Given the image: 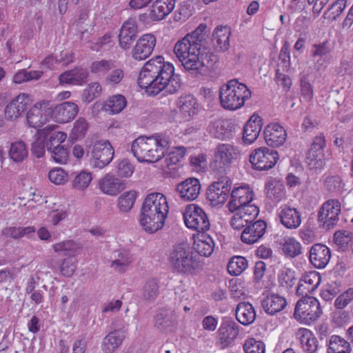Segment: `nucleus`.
Here are the masks:
<instances>
[{"label":"nucleus","mask_w":353,"mask_h":353,"mask_svg":"<svg viewBox=\"0 0 353 353\" xmlns=\"http://www.w3.org/2000/svg\"><path fill=\"white\" fill-rule=\"evenodd\" d=\"M208 32V26L200 23L174 44V54L184 69L191 74L210 70L218 61L217 56L205 46Z\"/></svg>","instance_id":"f257e3e1"},{"label":"nucleus","mask_w":353,"mask_h":353,"mask_svg":"<svg viewBox=\"0 0 353 353\" xmlns=\"http://www.w3.org/2000/svg\"><path fill=\"white\" fill-rule=\"evenodd\" d=\"M174 71L172 63L165 61L162 56H156L144 64L139 72L137 83L149 95H157L164 89L170 94H174L181 85L179 76Z\"/></svg>","instance_id":"f03ea898"},{"label":"nucleus","mask_w":353,"mask_h":353,"mask_svg":"<svg viewBox=\"0 0 353 353\" xmlns=\"http://www.w3.org/2000/svg\"><path fill=\"white\" fill-rule=\"evenodd\" d=\"M169 210L168 199L163 193L148 194L142 204L139 223L146 232L154 233L163 227Z\"/></svg>","instance_id":"7ed1b4c3"},{"label":"nucleus","mask_w":353,"mask_h":353,"mask_svg":"<svg viewBox=\"0 0 353 353\" xmlns=\"http://www.w3.org/2000/svg\"><path fill=\"white\" fill-rule=\"evenodd\" d=\"M170 147V139L161 134L140 136L131 145L134 157L140 163H154L165 157Z\"/></svg>","instance_id":"20e7f679"},{"label":"nucleus","mask_w":353,"mask_h":353,"mask_svg":"<svg viewBox=\"0 0 353 353\" xmlns=\"http://www.w3.org/2000/svg\"><path fill=\"white\" fill-rule=\"evenodd\" d=\"M252 97V92L246 84L237 79H232L223 84L219 90L221 106L228 110H237L241 108L246 101Z\"/></svg>","instance_id":"39448f33"},{"label":"nucleus","mask_w":353,"mask_h":353,"mask_svg":"<svg viewBox=\"0 0 353 353\" xmlns=\"http://www.w3.org/2000/svg\"><path fill=\"white\" fill-rule=\"evenodd\" d=\"M322 313L323 310L316 298L303 296L295 305L294 317L299 323L310 325L320 318Z\"/></svg>","instance_id":"423d86ee"},{"label":"nucleus","mask_w":353,"mask_h":353,"mask_svg":"<svg viewBox=\"0 0 353 353\" xmlns=\"http://www.w3.org/2000/svg\"><path fill=\"white\" fill-rule=\"evenodd\" d=\"M168 260L172 270L179 274H192L198 267L192 252L183 245L175 246Z\"/></svg>","instance_id":"0eeeda50"},{"label":"nucleus","mask_w":353,"mask_h":353,"mask_svg":"<svg viewBox=\"0 0 353 353\" xmlns=\"http://www.w3.org/2000/svg\"><path fill=\"white\" fill-rule=\"evenodd\" d=\"M239 157L238 147L230 143H219L214 149L211 167L219 172H225Z\"/></svg>","instance_id":"6e6552de"},{"label":"nucleus","mask_w":353,"mask_h":353,"mask_svg":"<svg viewBox=\"0 0 353 353\" xmlns=\"http://www.w3.org/2000/svg\"><path fill=\"white\" fill-rule=\"evenodd\" d=\"M51 117L50 101L40 100L35 103L26 112V123L30 128L37 130L43 128Z\"/></svg>","instance_id":"1a4fd4ad"},{"label":"nucleus","mask_w":353,"mask_h":353,"mask_svg":"<svg viewBox=\"0 0 353 353\" xmlns=\"http://www.w3.org/2000/svg\"><path fill=\"white\" fill-rule=\"evenodd\" d=\"M185 225L189 229L199 232L208 231L210 228V221L204 210L196 204H189L183 212Z\"/></svg>","instance_id":"9d476101"},{"label":"nucleus","mask_w":353,"mask_h":353,"mask_svg":"<svg viewBox=\"0 0 353 353\" xmlns=\"http://www.w3.org/2000/svg\"><path fill=\"white\" fill-rule=\"evenodd\" d=\"M279 159V152L267 147L254 150L249 157L252 168L258 171H267L273 168Z\"/></svg>","instance_id":"9b49d317"},{"label":"nucleus","mask_w":353,"mask_h":353,"mask_svg":"<svg viewBox=\"0 0 353 353\" xmlns=\"http://www.w3.org/2000/svg\"><path fill=\"white\" fill-rule=\"evenodd\" d=\"M341 204L339 200L330 199L323 203L318 212V221L323 228L329 230L339 221Z\"/></svg>","instance_id":"f8f14e48"},{"label":"nucleus","mask_w":353,"mask_h":353,"mask_svg":"<svg viewBox=\"0 0 353 353\" xmlns=\"http://www.w3.org/2000/svg\"><path fill=\"white\" fill-rule=\"evenodd\" d=\"M254 192L247 184L234 187L231 191L230 199L227 207L230 212H234L239 208H245L248 206H256L251 204L253 200Z\"/></svg>","instance_id":"ddd939ff"},{"label":"nucleus","mask_w":353,"mask_h":353,"mask_svg":"<svg viewBox=\"0 0 353 353\" xmlns=\"http://www.w3.org/2000/svg\"><path fill=\"white\" fill-rule=\"evenodd\" d=\"M240 332V326L234 321H222L216 332V345L225 349L234 345Z\"/></svg>","instance_id":"4468645a"},{"label":"nucleus","mask_w":353,"mask_h":353,"mask_svg":"<svg viewBox=\"0 0 353 353\" xmlns=\"http://www.w3.org/2000/svg\"><path fill=\"white\" fill-rule=\"evenodd\" d=\"M114 157V149L108 141H98L92 150V160L94 167L103 168L108 165Z\"/></svg>","instance_id":"2eb2a0df"},{"label":"nucleus","mask_w":353,"mask_h":353,"mask_svg":"<svg viewBox=\"0 0 353 353\" xmlns=\"http://www.w3.org/2000/svg\"><path fill=\"white\" fill-rule=\"evenodd\" d=\"M229 179L221 180L212 183L207 190V199L213 206L221 205L227 201L231 188Z\"/></svg>","instance_id":"dca6fc26"},{"label":"nucleus","mask_w":353,"mask_h":353,"mask_svg":"<svg viewBox=\"0 0 353 353\" xmlns=\"http://www.w3.org/2000/svg\"><path fill=\"white\" fill-rule=\"evenodd\" d=\"M32 102L31 96L26 93H20L7 104L5 108V117L14 121L19 118Z\"/></svg>","instance_id":"f3484780"},{"label":"nucleus","mask_w":353,"mask_h":353,"mask_svg":"<svg viewBox=\"0 0 353 353\" xmlns=\"http://www.w3.org/2000/svg\"><path fill=\"white\" fill-rule=\"evenodd\" d=\"M157 39L153 34L142 35L132 50V57L137 61H143L149 57L156 46Z\"/></svg>","instance_id":"a211bd4d"},{"label":"nucleus","mask_w":353,"mask_h":353,"mask_svg":"<svg viewBox=\"0 0 353 353\" xmlns=\"http://www.w3.org/2000/svg\"><path fill=\"white\" fill-rule=\"evenodd\" d=\"M266 144L272 148L282 146L287 139V132L285 128L279 123H270L263 131Z\"/></svg>","instance_id":"6ab92c4d"},{"label":"nucleus","mask_w":353,"mask_h":353,"mask_svg":"<svg viewBox=\"0 0 353 353\" xmlns=\"http://www.w3.org/2000/svg\"><path fill=\"white\" fill-rule=\"evenodd\" d=\"M208 130L214 138L227 140L233 137L235 133V125L230 119H219L209 124Z\"/></svg>","instance_id":"aec40b11"},{"label":"nucleus","mask_w":353,"mask_h":353,"mask_svg":"<svg viewBox=\"0 0 353 353\" xmlns=\"http://www.w3.org/2000/svg\"><path fill=\"white\" fill-rule=\"evenodd\" d=\"M259 210L257 206H248L239 208L234 213L230 225L234 230H241L252 223L258 216Z\"/></svg>","instance_id":"412c9836"},{"label":"nucleus","mask_w":353,"mask_h":353,"mask_svg":"<svg viewBox=\"0 0 353 353\" xmlns=\"http://www.w3.org/2000/svg\"><path fill=\"white\" fill-rule=\"evenodd\" d=\"M78 112L79 107L76 103L66 101L51 110V117L57 123H65L72 121Z\"/></svg>","instance_id":"4be33fe9"},{"label":"nucleus","mask_w":353,"mask_h":353,"mask_svg":"<svg viewBox=\"0 0 353 353\" xmlns=\"http://www.w3.org/2000/svg\"><path fill=\"white\" fill-rule=\"evenodd\" d=\"M278 216L281 223L288 229H296L301 223L299 211L288 205H282L278 209Z\"/></svg>","instance_id":"5701e85b"},{"label":"nucleus","mask_w":353,"mask_h":353,"mask_svg":"<svg viewBox=\"0 0 353 353\" xmlns=\"http://www.w3.org/2000/svg\"><path fill=\"white\" fill-rule=\"evenodd\" d=\"M266 228V223L263 220L250 223L241 232V239L242 242L248 245L258 242L264 235Z\"/></svg>","instance_id":"b1692460"},{"label":"nucleus","mask_w":353,"mask_h":353,"mask_svg":"<svg viewBox=\"0 0 353 353\" xmlns=\"http://www.w3.org/2000/svg\"><path fill=\"white\" fill-rule=\"evenodd\" d=\"M138 34V26L134 19L129 18L121 26L119 34V44L123 50L130 48Z\"/></svg>","instance_id":"393cba45"},{"label":"nucleus","mask_w":353,"mask_h":353,"mask_svg":"<svg viewBox=\"0 0 353 353\" xmlns=\"http://www.w3.org/2000/svg\"><path fill=\"white\" fill-rule=\"evenodd\" d=\"M321 283V276L316 271H310L304 274L300 279L296 293L300 296H307L314 292Z\"/></svg>","instance_id":"a878e982"},{"label":"nucleus","mask_w":353,"mask_h":353,"mask_svg":"<svg viewBox=\"0 0 353 353\" xmlns=\"http://www.w3.org/2000/svg\"><path fill=\"white\" fill-rule=\"evenodd\" d=\"M330 258V250L324 244L316 243L312 246L310 250V261L316 268H325Z\"/></svg>","instance_id":"bb28decb"},{"label":"nucleus","mask_w":353,"mask_h":353,"mask_svg":"<svg viewBox=\"0 0 353 353\" xmlns=\"http://www.w3.org/2000/svg\"><path fill=\"white\" fill-rule=\"evenodd\" d=\"M262 126V118L259 114H254L246 122L243 128V143L247 145L254 143L258 138Z\"/></svg>","instance_id":"cd10ccee"},{"label":"nucleus","mask_w":353,"mask_h":353,"mask_svg":"<svg viewBox=\"0 0 353 353\" xmlns=\"http://www.w3.org/2000/svg\"><path fill=\"white\" fill-rule=\"evenodd\" d=\"M176 190L183 201H193L200 193L201 184L199 179L188 178L177 185Z\"/></svg>","instance_id":"c85d7f7f"},{"label":"nucleus","mask_w":353,"mask_h":353,"mask_svg":"<svg viewBox=\"0 0 353 353\" xmlns=\"http://www.w3.org/2000/svg\"><path fill=\"white\" fill-rule=\"evenodd\" d=\"M265 191L267 197L275 204L286 199V191L283 183L275 178H271L265 183Z\"/></svg>","instance_id":"c756f323"},{"label":"nucleus","mask_w":353,"mask_h":353,"mask_svg":"<svg viewBox=\"0 0 353 353\" xmlns=\"http://www.w3.org/2000/svg\"><path fill=\"white\" fill-rule=\"evenodd\" d=\"M175 0H156L150 8L149 16L152 21L164 19L174 8Z\"/></svg>","instance_id":"7c9ffc66"},{"label":"nucleus","mask_w":353,"mask_h":353,"mask_svg":"<svg viewBox=\"0 0 353 353\" xmlns=\"http://www.w3.org/2000/svg\"><path fill=\"white\" fill-rule=\"evenodd\" d=\"M57 125L48 124L37 131L35 134L36 140L32 144V152L37 158H41L45 154V142L48 136L54 131Z\"/></svg>","instance_id":"2f4dec72"},{"label":"nucleus","mask_w":353,"mask_h":353,"mask_svg":"<svg viewBox=\"0 0 353 353\" xmlns=\"http://www.w3.org/2000/svg\"><path fill=\"white\" fill-rule=\"evenodd\" d=\"M193 248L201 256H210L214 251V242L205 232H199L194 235Z\"/></svg>","instance_id":"473e14b6"},{"label":"nucleus","mask_w":353,"mask_h":353,"mask_svg":"<svg viewBox=\"0 0 353 353\" xmlns=\"http://www.w3.org/2000/svg\"><path fill=\"white\" fill-rule=\"evenodd\" d=\"M296 336L299 340L301 347L307 353H315L319 347V341L314 334L309 329L299 328Z\"/></svg>","instance_id":"72a5a7b5"},{"label":"nucleus","mask_w":353,"mask_h":353,"mask_svg":"<svg viewBox=\"0 0 353 353\" xmlns=\"http://www.w3.org/2000/svg\"><path fill=\"white\" fill-rule=\"evenodd\" d=\"M186 153V148L183 146L175 147L168 152L165 157L163 171L168 176H172L175 174L177 164L183 159Z\"/></svg>","instance_id":"f704fd0d"},{"label":"nucleus","mask_w":353,"mask_h":353,"mask_svg":"<svg viewBox=\"0 0 353 353\" xmlns=\"http://www.w3.org/2000/svg\"><path fill=\"white\" fill-rule=\"evenodd\" d=\"M101 192L110 196L117 195L123 188L121 181L112 174H106L99 182Z\"/></svg>","instance_id":"c9c22d12"},{"label":"nucleus","mask_w":353,"mask_h":353,"mask_svg":"<svg viewBox=\"0 0 353 353\" xmlns=\"http://www.w3.org/2000/svg\"><path fill=\"white\" fill-rule=\"evenodd\" d=\"M88 77V73L86 70L77 68L60 74L59 80V83L61 85L72 84L81 85L86 81Z\"/></svg>","instance_id":"e433bc0d"},{"label":"nucleus","mask_w":353,"mask_h":353,"mask_svg":"<svg viewBox=\"0 0 353 353\" xmlns=\"http://www.w3.org/2000/svg\"><path fill=\"white\" fill-rule=\"evenodd\" d=\"M230 28L227 26H217L212 34V43L216 49L226 51L230 47Z\"/></svg>","instance_id":"4c0bfd02"},{"label":"nucleus","mask_w":353,"mask_h":353,"mask_svg":"<svg viewBox=\"0 0 353 353\" xmlns=\"http://www.w3.org/2000/svg\"><path fill=\"white\" fill-rule=\"evenodd\" d=\"M285 297L278 294H270L262 302V306L266 313L275 314L282 311L287 305Z\"/></svg>","instance_id":"58836bf2"},{"label":"nucleus","mask_w":353,"mask_h":353,"mask_svg":"<svg viewBox=\"0 0 353 353\" xmlns=\"http://www.w3.org/2000/svg\"><path fill=\"white\" fill-rule=\"evenodd\" d=\"M236 320L243 325L252 324L256 319V312L252 304L247 302L239 303L235 311Z\"/></svg>","instance_id":"ea45409f"},{"label":"nucleus","mask_w":353,"mask_h":353,"mask_svg":"<svg viewBox=\"0 0 353 353\" xmlns=\"http://www.w3.org/2000/svg\"><path fill=\"white\" fill-rule=\"evenodd\" d=\"M327 353H351L352 347L343 337L333 334L326 341Z\"/></svg>","instance_id":"a19ab883"},{"label":"nucleus","mask_w":353,"mask_h":353,"mask_svg":"<svg viewBox=\"0 0 353 353\" xmlns=\"http://www.w3.org/2000/svg\"><path fill=\"white\" fill-rule=\"evenodd\" d=\"M154 326L161 331L168 330L175 324V315L172 311L161 308L157 311L154 317Z\"/></svg>","instance_id":"79ce46f5"},{"label":"nucleus","mask_w":353,"mask_h":353,"mask_svg":"<svg viewBox=\"0 0 353 353\" xmlns=\"http://www.w3.org/2000/svg\"><path fill=\"white\" fill-rule=\"evenodd\" d=\"M125 338L124 332L120 330H114L110 332L103 339L102 350L105 353H112L120 346Z\"/></svg>","instance_id":"37998d69"},{"label":"nucleus","mask_w":353,"mask_h":353,"mask_svg":"<svg viewBox=\"0 0 353 353\" xmlns=\"http://www.w3.org/2000/svg\"><path fill=\"white\" fill-rule=\"evenodd\" d=\"M132 255L126 250H120L116 252L111 267L117 272H124L132 262Z\"/></svg>","instance_id":"c03bdc74"},{"label":"nucleus","mask_w":353,"mask_h":353,"mask_svg":"<svg viewBox=\"0 0 353 353\" xmlns=\"http://www.w3.org/2000/svg\"><path fill=\"white\" fill-rule=\"evenodd\" d=\"M334 243L342 251H351L353 252V233L348 230H338L334 234Z\"/></svg>","instance_id":"a18cd8bd"},{"label":"nucleus","mask_w":353,"mask_h":353,"mask_svg":"<svg viewBox=\"0 0 353 353\" xmlns=\"http://www.w3.org/2000/svg\"><path fill=\"white\" fill-rule=\"evenodd\" d=\"M57 253H63L65 256L75 257L79 254L81 246L73 240H65L53 245Z\"/></svg>","instance_id":"49530a36"},{"label":"nucleus","mask_w":353,"mask_h":353,"mask_svg":"<svg viewBox=\"0 0 353 353\" xmlns=\"http://www.w3.org/2000/svg\"><path fill=\"white\" fill-rule=\"evenodd\" d=\"M125 98L121 94H116L110 97L103 104V110L112 114L121 112L126 106Z\"/></svg>","instance_id":"de8ad7c7"},{"label":"nucleus","mask_w":353,"mask_h":353,"mask_svg":"<svg viewBox=\"0 0 353 353\" xmlns=\"http://www.w3.org/2000/svg\"><path fill=\"white\" fill-rule=\"evenodd\" d=\"M283 253L288 257L295 258L302 253V246L294 237H285L281 243Z\"/></svg>","instance_id":"09e8293b"},{"label":"nucleus","mask_w":353,"mask_h":353,"mask_svg":"<svg viewBox=\"0 0 353 353\" xmlns=\"http://www.w3.org/2000/svg\"><path fill=\"white\" fill-rule=\"evenodd\" d=\"M296 277L295 271L290 268L283 267L278 273V282L279 286L289 290L296 283Z\"/></svg>","instance_id":"8fccbe9b"},{"label":"nucleus","mask_w":353,"mask_h":353,"mask_svg":"<svg viewBox=\"0 0 353 353\" xmlns=\"http://www.w3.org/2000/svg\"><path fill=\"white\" fill-rule=\"evenodd\" d=\"M346 0H336L324 12L323 18L329 22L336 21L346 8Z\"/></svg>","instance_id":"3c124183"},{"label":"nucleus","mask_w":353,"mask_h":353,"mask_svg":"<svg viewBox=\"0 0 353 353\" xmlns=\"http://www.w3.org/2000/svg\"><path fill=\"white\" fill-rule=\"evenodd\" d=\"M114 61L112 60L101 59L93 61L90 66L92 74L97 77H103L113 68Z\"/></svg>","instance_id":"603ef678"},{"label":"nucleus","mask_w":353,"mask_h":353,"mask_svg":"<svg viewBox=\"0 0 353 353\" xmlns=\"http://www.w3.org/2000/svg\"><path fill=\"white\" fill-rule=\"evenodd\" d=\"M28 154V149L23 141H16L11 144L9 150V155L13 161L17 163L22 162L27 158Z\"/></svg>","instance_id":"864d4df0"},{"label":"nucleus","mask_w":353,"mask_h":353,"mask_svg":"<svg viewBox=\"0 0 353 353\" xmlns=\"http://www.w3.org/2000/svg\"><path fill=\"white\" fill-rule=\"evenodd\" d=\"M159 281L157 279L151 278L148 279L142 290L143 299L149 302L154 301L159 294Z\"/></svg>","instance_id":"5fc2aeb1"},{"label":"nucleus","mask_w":353,"mask_h":353,"mask_svg":"<svg viewBox=\"0 0 353 353\" xmlns=\"http://www.w3.org/2000/svg\"><path fill=\"white\" fill-rule=\"evenodd\" d=\"M248 268V261L241 256L231 258L228 264V271L230 275L239 276Z\"/></svg>","instance_id":"6e6d98bb"},{"label":"nucleus","mask_w":353,"mask_h":353,"mask_svg":"<svg viewBox=\"0 0 353 353\" xmlns=\"http://www.w3.org/2000/svg\"><path fill=\"white\" fill-rule=\"evenodd\" d=\"M180 110L188 116H193L197 110L196 99L190 94L181 96L178 101Z\"/></svg>","instance_id":"4d7b16f0"},{"label":"nucleus","mask_w":353,"mask_h":353,"mask_svg":"<svg viewBox=\"0 0 353 353\" xmlns=\"http://www.w3.org/2000/svg\"><path fill=\"white\" fill-rule=\"evenodd\" d=\"M137 192L134 190L125 192L118 198L117 205L121 212H128L134 205Z\"/></svg>","instance_id":"13d9d810"},{"label":"nucleus","mask_w":353,"mask_h":353,"mask_svg":"<svg viewBox=\"0 0 353 353\" xmlns=\"http://www.w3.org/2000/svg\"><path fill=\"white\" fill-rule=\"evenodd\" d=\"M88 124L83 118H79L73 125L70 134L72 140L77 141L83 139L87 132Z\"/></svg>","instance_id":"bf43d9fd"},{"label":"nucleus","mask_w":353,"mask_h":353,"mask_svg":"<svg viewBox=\"0 0 353 353\" xmlns=\"http://www.w3.org/2000/svg\"><path fill=\"white\" fill-rule=\"evenodd\" d=\"M243 349L245 353H265V343L253 337L248 338L245 341Z\"/></svg>","instance_id":"052dcab7"},{"label":"nucleus","mask_w":353,"mask_h":353,"mask_svg":"<svg viewBox=\"0 0 353 353\" xmlns=\"http://www.w3.org/2000/svg\"><path fill=\"white\" fill-rule=\"evenodd\" d=\"M102 93V88L99 83L89 84L83 90L82 98L83 101L90 103L99 97Z\"/></svg>","instance_id":"680f3d73"},{"label":"nucleus","mask_w":353,"mask_h":353,"mask_svg":"<svg viewBox=\"0 0 353 353\" xmlns=\"http://www.w3.org/2000/svg\"><path fill=\"white\" fill-rule=\"evenodd\" d=\"M49 180L55 185H63L68 181V174L61 168L51 169L48 174Z\"/></svg>","instance_id":"e2e57ef3"},{"label":"nucleus","mask_w":353,"mask_h":353,"mask_svg":"<svg viewBox=\"0 0 353 353\" xmlns=\"http://www.w3.org/2000/svg\"><path fill=\"white\" fill-rule=\"evenodd\" d=\"M92 180V176L90 172L81 171L74 177L72 186L77 190H83L89 186Z\"/></svg>","instance_id":"0e129e2a"},{"label":"nucleus","mask_w":353,"mask_h":353,"mask_svg":"<svg viewBox=\"0 0 353 353\" xmlns=\"http://www.w3.org/2000/svg\"><path fill=\"white\" fill-rule=\"evenodd\" d=\"M314 98V90L312 84L306 81H301V103H312Z\"/></svg>","instance_id":"69168bd1"},{"label":"nucleus","mask_w":353,"mask_h":353,"mask_svg":"<svg viewBox=\"0 0 353 353\" xmlns=\"http://www.w3.org/2000/svg\"><path fill=\"white\" fill-rule=\"evenodd\" d=\"M353 301V288H350L341 294L334 301V307L339 310L344 309Z\"/></svg>","instance_id":"338daca9"},{"label":"nucleus","mask_w":353,"mask_h":353,"mask_svg":"<svg viewBox=\"0 0 353 353\" xmlns=\"http://www.w3.org/2000/svg\"><path fill=\"white\" fill-rule=\"evenodd\" d=\"M51 153L52 158L56 163L65 164L69 159V152L64 146H58L52 150H48Z\"/></svg>","instance_id":"774afa93"}]
</instances>
